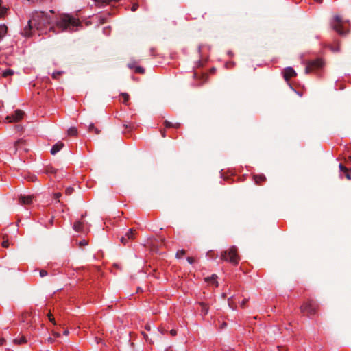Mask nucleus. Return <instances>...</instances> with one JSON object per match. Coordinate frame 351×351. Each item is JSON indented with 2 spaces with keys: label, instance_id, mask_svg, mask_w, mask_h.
I'll return each instance as SVG.
<instances>
[{
  "label": "nucleus",
  "instance_id": "c85d7f7f",
  "mask_svg": "<svg viewBox=\"0 0 351 351\" xmlns=\"http://www.w3.org/2000/svg\"><path fill=\"white\" fill-rule=\"evenodd\" d=\"M135 71H136V72L140 73H144V69L141 66L136 67Z\"/></svg>",
  "mask_w": 351,
  "mask_h": 351
},
{
  "label": "nucleus",
  "instance_id": "bb28decb",
  "mask_svg": "<svg viewBox=\"0 0 351 351\" xmlns=\"http://www.w3.org/2000/svg\"><path fill=\"white\" fill-rule=\"evenodd\" d=\"M88 245V241L85 239H83L79 242L80 246H86Z\"/></svg>",
  "mask_w": 351,
  "mask_h": 351
},
{
  "label": "nucleus",
  "instance_id": "72a5a7b5",
  "mask_svg": "<svg viewBox=\"0 0 351 351\" xmlns=\"http://www.w3.org/2000/svg\"><path fill=\"white\" fill-rule=\"evenodd\" d=\"M187 261L190 264H192L194 262V258L192 257H188Z\"/></svg>",
  "mask_w": 351,
  "mask_h": 351
},
{
  "label": "nucleus",
  "instance_id": "c03bdc74",
  "mask_svg": "<svg viewBox=\"0 0 351 351\" xmlns=\"http://www.w3.org/2000/svg\"><path fill=\"white\" fill-rule=\"evenodd\" d=\"M35 179H36V178H35V177H32V181H34V180H35Z\"/></svg>",
  "mask_w": 351,
  "mask_h": 351
},
{
  "label": "nucleus",
  "instance_id": "de8ad7c7",
  "mask_svg": "<svg viewBox=\"0 0 351 351\" xmlns=\"http://www.w3.org/2000/svg\"><path fill=\"white\" fill-rule=\"evenodd\" d=\"M350 159L351 160V156L350 157Z\"/></svg>",
  "mask_w": 351,
  "mask_h": 351
},
{
  "label": "nucleus",
  "instance_id": "aec40b11",
  "mask_svg": "<svg viewBox=\"0 0 351 351\" xmlns=\"http://www.w3.org/2000/svg\"><path fill=\"white\" fill-rule=\"evenodd\" d=\"M47 317H48V319L49 320L52 322L54 325L56 324V322H55V319L53 316V315L51 313V312L49 311V313L47 314Z\"/></svg>",
  "mask_w": 351,
  "mask_h": 351
},
{
  "label": "nucleus",
  "instance_id": "7c9ffc66",
  "mask_svg": "<svg viewBox=\"0 0 351 351\" xmlns=\"http://www.w3.org/2000/svg\"><path fill=\"white\" fill-rule=\"evenodd\" d=\"M138 5L137 3H134V4H133V5L132 6V8H131V10H132V12H134V11H136V10L138 9Z\"/></svg>",
  "mask_w": 351,
  "mask_h": 351
},
{
  "label": "nucleus",
  "instance_id": "412c9836",
  "mask_svg": "<svg viewBox=\"0 0 351 351\" xmlns=\"http://www.w3.org/2000/svg\"><path fill=\"white\" fill-rule=\"evenodd\" d=\"M185 254V251L184 250H181L177 252L176 257L178 258H182Z\"/></svg>",
  "mask_w": 351,
  "mask_h": 351
},
{
  "label": "nucleus",
  "instance_id": "39448f33",
  "mask_svg": "<svg viewBox=\"0 0 351 351\" xmlns=\"http://www.w3.org/2000/svg\"><path fill=\"white\" fill-rule=\"evenodd\" d=\"M323 61L321 59H317L313 61H311L308 63L305 68V73H309L314 69H317L321 68L323 66Z\"/></svg>",
  "mask_w": 351,
  "mask_h": 351
},
{
  "label": "nucleus",
  "instance_id": "ea45409f",
  "mask_svg": "<svg viewBox=\"0 0 351 351\" xmlns=\"http://www.w3.org/2000/svg\"><path fill=\"white\" fill-rule=\"evenodd\" d=\"M202 77H203V78H204V82H205V81L206 80V79H207V76H206V75H202Z\"/></svg>",
  "mask_w": 351,
  "mask_h": 351
},
{
  "label": "nucleus",
  "instance_id": "f704fd0d",
  "mask_svg": "<svg viewBox=\"0 0 351 351\" xmlns=\"http://www.w3.org/2000/svg\"><path fill=\"white\" fill-rule=\"evenodd\" d=\"M170 334L172 335V336H176V334H177V331L174 329H172L170 330Z\"/></svg>",
  "mask_w": 351,
  "mask_h": 351
},
{
  "label": "nucleus",
  "instance_id": "f03ea898",
  "mask_svg": "<svg viewBox=\"0 0 351 351\" xmlns=\"http://www.w3.org/2000/svg\"><path fill=\"white\" fill-rule=\"evenodd\" d=\"M221 259L225 261H228L230 263L236 265L239 262V256L237 254V250L235 246H232L228 250L221 252Z\"/></svg>",
  "mask_w": 351,
  "mask_h": 351
},
{
  "label": "nucleus",
  "instance_id": "c9c22d12",
  "mask_svg": "<svg viewBox=\"0 0 351 351\" xmlns=\"http://www.w3.org/2000/svg\"><path fill=\"white\" fill-rule=\"evenodd\" d=\"M61 193H56L54 194V198L55 199H58L61 197Z\"/></svg>",
  "mask_w": 351,
  "mask_h": 351
},
{
  "label": "nucleus",
  "instance_id": "4be33fe9",
  "mask_svg": "<svg viewBox=\"0 0 351 351\" xmlns=\"http://www.w3.org/2000/svg\"><path fill=\"white\" fill-rule=\"evenodd\" d=\"M122 97L123 98V103L126 104L129 100V95L127 93H122Z\"/></svg>",
  "mask_w": 351,
  "mask_h": 351
},
{
  "label": "nucleus",
  "instance_id": "b1692460",
  "mask_svg": "<svg viewBox=\"0 0 351 351\" xmlns=\"http://www.w3.org/2000/svg\"><path fill=\"white\" fill-rule=\"evenodd\" d=\"M62 73V71H56V72H53L52 73V77L54 79H57L58 77V76H60L61 74Z\"/></svg>",
  "mask_w": 351,
  "mask_h": 351
},
{
  "label": "nucleus",
  "instance_id": "1a4fd4ad",
  "mask_svg": "<svg viewBox=\"0 0 351 351\" xmlns=\"http://www.w3.org/2000/svg\"><path fill=\"white\" fill-rule=\"evenodd\" d=\"M34 196L33 195H20L19 197V204H22V205H27V204H30L33 202V199H34Z\"/></svg>",
  "mask_w": 351,
  "mask_h": 351
},
{
  "label": "nucleus",
  "instance_id": "7ed1b4c3",
  "mask_svg": "<svg viewBox=\"0 0 351 351\" xmlns=\"http://www.w3.org/2000/svg\"><path fill=\"white\" fill-rule=\"evenodd\" d=\"M317 308L318 305L317 303L313 300H309L301 306L300 309L302 313L309 316L314 315Z\"/></svg>",
  "mask_w": 351,
  "mask_h": 351
},
{
  "label": "nucleus",
  "instance_id": "c756f323",
  "mask_svg": "<svg viewBox=\"0 0 351 351\" xmlns=\"http://www.w3.org/2000/svg\"><path fill=\"white\" fill-rule=\"evenodd\" d=\"M47 275V271L45 270H40V277H45Z\"/></svg>",
  "mask_w": 351,
  "mask_h": 351
},
{
  "label": "nucleus",
  "instance_id": "79ce46f5",
  "mask_svg": "<svg viewBox=\"0 0 351 351\" xmlns=\"http://www.w3.org/2000/svg\"><path fill=\"white\" fill-rule=\"evenodd\" d=\"M54 335H56V337H60V335L59 333H54Z\"/></svg>",
  "mask_w": 351,
  "mask_h": 351
},
{
  "label": "nucleus",
  "instance_id": "a211bd4d",
  "mask_svg": "<svg viewBox=\"0 0 351 351\" xmlns=\"http://www.w3.org/2000/svg\"><path fill=\"white\" fill-rule=\"evenodd\" d=\"M88 130L90 132H94L96 134H99V130L95 127L94 124L93 123H90L88 126Z\"/></svg>",
  "mask_w": 351,
  "mask_h": 351
},
{
  "label": "nucleus",
  "instance_id": "dca6fc26",
  "mask_svg": "<svg viewBox=\"0 0 351 351\" xmlns=\"http://www.w3.org/2000/svg\"><path fill=\"white\" fill-rule=\"evenodd\" d=\"M200 305L202 306V310H201L202 313L204 315H206L208 312V307L204 302H201Z\"/></svg>",
  "mask_w": 351,
  "mask_h": 351
},
{
  "label": "nucleus",
  "instance_id": "20e7f679",
  "mask_svg": "<svg viewBox=\"0 0 351 351\" xmlns=\"http://www.w3.org/2000/svg\"><path fill=\"white\" fill-rule=\"evenodd\" d=\"M332 28L336 31L339 34H346L347 30L343 27V21L339 16H335L333 21L331 23Z\"/></svg>",
  "mask_w": 351,
  "mask_h": 351
},
{
  "label": "nucleus",
  "instance_id": "2f4dec72",
  "mask_svg": "<svg viewBox=\"0 0 351 351\" xmlns=\"http://www.w3.org/2000/svg\"><path fill=\"white\" fill-rule=\"evenodd\" d=\"M343 174L348 180H351V176L349 173L348 170L347 171V172H343Z\"/></svg>",
  "mask_w": 351,
  "mask_h": 351
},
{
  "label": "nucleus",
  "instance_id": "f8f14e48",
  "mask_svg": "<svg viewBox=\"0 0 351 351\" xmlns=\"http://www.w3.org/2000/svg\"><path fill=\"white\" fill-rule=\"evenodd\" d=\"M73 229L76 232H81L83 229V223L80 221H75L73 226Z\"/></svg>",
  "mask_w": 351,
  "mask_h": 351
},
{
  "label": "nucleus",
  "instance_id": "6ab92c4d",
  "mask_svg": "<svg viewBox=\"0 0 351 351\" xmlns=\"http://www.w3.org/2000/svg\"><path fill=\"white\" fill-rule=\"evenodd\" d=\"M14 73V71L13 70H11V69H7L5 71H4L2 73V75L4 77H6L8 76H10V75H13Z\"/></svg>",
  "mask_w": 351,
  "mask_h": 351
},
{
  "label": "nucleus",
  "instance_id": "a19ab883",
  "mask_svg": "<svg viewBox=\"0 0 351 351\" xmlns=\"http://www.w3.org/2000/svg\"><path fill=\"white\" fill-rule=\"evenodd\" d=\"M315 1L321 3L322 2V0H314Z\"/></svg>",
  "mask_w": 351,
  "mask_h": 351
},
{
  "label": "nucleus",
  "instance_id": "5701e85b",
  "mask_svg": "<svg viewBox=\"0 0 351 351\" xmlns=\"http://www.w3.org/2000/svg\"><path fill=\"white\" fill-rule=\"evenodd\" d=\"M96 2L108 3L111 1H119V0H95Z\"/></svg>",
  "mask_w": 351,
  "mask_h": 351
},
{
  "label": "nucleus",
  "instance_id": "f3484780",
  "mask_svg": "<svg viewBox=\"0 0 351 351\" xmlns=\"http://www.w3.org/2000/svg\"><path fill=\"white\" fill-rule=\"evenodd\" d=\"M14 342L17 344H23L27 342V340L25 337H21L19 338H16L14 340Z\"/></svg>",
  "mask_w": 351,
  "mask_h": 351
},
{
  "label": "nucleus",
  "instance_id": "9b49d317",
  "mask_svg": "<svg viewBox=\"0 0 351 351\" xmlns=\"http://www.w3.org/2000/svg\"><path fill=\"white\" fill-rule=\"evenodd\" d=\"M217 275L213 274L210 277L206 278L205 280L208 283L214 285L215 287H218V282L217 281Z\"/></svg>",
  "mask_w": 351,
  "mask_h": 351
},
{
  "label": "nucleus",
  "instance_id": "4468645a",
  "mask_svg": "<svg viewBox=\"0 0 351 351\" xmlns=\"http://www.w3.org/2000/svg\"><path fill=\"white\" fill-rule=\"evenodd\" d=\"M165 125L166 128H171L173 127L176 128H178L180 127V124L179 123H172L171 122H169L168 121H165Z\"/></svg>",
  "mask_w": 351,
  "mask_h": 351
},
{
  "label": "nucleus",
  "instance_id": "473e14b6",
  "mask_svg": "<svg viewBox=\"0 0 351 351\" xmlns=\"http://www.w3.org/2000/svg\"><path fill=\"white\" fill-rule=\"evenodd\" d=\"M9 245L8 241H3L2 243V246L3 247H8Z\"/></svg>",
  "mask_w": 351,
  "mask_h": 351
},
{
  "label": "nucleus",
  "instance_id": "0eeeda50",
  "mask_svg": "<svg viewBox=\"0 0 351 351\" xmlns=\"http://www.w3.org/2000/svg\"><path fill=\"white\" fill-rule=\"evenodd\" d=\"M134 231L133 229L128 230L125 234L121 237V242L123 245H126L129 241L133 240L135 238Z\"/></svg>",
  "mask_w": 351,
  "mask_h": 351
},
{
  "label": "nucleus",
  "instance_id": "cd10ccee",
  "mask_svg": "<svg viewBox=\"0 0 351 351\" xmlns=\"http://www.w3.org/2000/svg\"><path fill=\"white\" fill-rule=\"evenodd\" d=\"M330 49L334 52H338L340 50L339 45H337L335 47H331Z\"/></svg>",
  "mask_w": 351,
  "mask_h": 351
},
{
  "label": "nucleus",
  "instance_id": "393cba45",
  "mask_svg": "<svg viewBox=\"0 0 351 351\" xmlns=\"http://www.w3.org/2000/svg\"><path fill=\"white\" fill-rule=\"evenodd\" d=\"M73 191V188H71V187H68V188L66 189L65 193H66V194L67 195H71V194H72Z\"/></svg>",
  "mask_w": 351,
  "mask_h": 351
},
{
  "label": "nucleus",
  "instance_id": "f257e3e1",
  "mask_svg": "<svg viewBox=\"0 0 351 351\" xmlns=\"http://www.w3.org/2000/svg\"><path fill=\"white\" fill-rule=\"evenodd\" d=\"M80 25L77 19L67 14L56 16L53 21L51 16L48 14L43 12H36L28 21V24L24 28L22 34L25 36H30L36 31H38L40 35L46 33L48 26H49V30H53L55 32L75 31Z\"/></svg>",
  "mask_w": 351,
  "mask_h": 351
},
{
  "label": "nucleus",
  "instance_id": "2eb2a0df",
  "mask_svg": "<svg viewBox=\"0 0 351 351\" xmlns=\"http://www.w3.org/2000/svg\"><path fill=\"white\" fill-rule=\"evenodd\" d=\"M67 134L69 136H76L77 134V130L75 127H71L68 130Z\"/></svg>",
  "mask_w": 351,
  "mask_h": 351
},
{
  "label": "nucleus",
  "instance_id": "49530a36",
  "mask_svg": "<svg viewBox=\"0 0 351 351\" xmlns=\"http://www.w3.org/2000/svg\"><path fill=\"white\" fill-rule=\"evenodd\" d=\"M50 14L53 15V12L52 11H50Z\"/></svg>",
  "mask_w": 351,
  "mask_h": 351
},
{
  "label": "nucleus",
  "instance_id": "423d86ee",
  "mask_svg": "<svg viewBox=\"0 0 351 351\" xmlns=\"http://www.w3.org/2000/svg\"><path fill=\"white\" fill-rule=\"evenodd\" d=\"M23 111L16 110L13 114L7 116L6 120L10 123L17 122L23 119Z\"/></svg>",
  "mask_w": 351,
  "mask_h": 351
},
{
  "label": "nucleus",
  "instance_id": "58836bf2",
  "mask_svg": "<svg viewBox=\"0 0 351 351\" xmlns=\"http://www.w3.org/2000/svg\"><path fill=\"white\" fill-rule=\"evenodd\" d=\"M5 340L3 339H0V346L3 345Z\"/></svg>",
  "mask_w": 351,
  "mask_h": 351
},
{
  "label": "nucleus",
  "instance_id": "ddd939ff",
  "mask_svg": "<svg viewBox=\"0 0 351 351\" xmlns=\"http://www.w3.org/2000/svg\"><path fill=\"white\" fill-rule=\"evenodd\" d=\"M254 180L256 184H260L265 180V177L263 175H256L254 176Z\"/></svg>",
  "mask_w": 351,
  "mask_h": 351
},
{
  "label": "nucleus",
  "instance_id": "a878e982",
  "mask_svg": "<svg viewBox=\"0 0 351 351\" xmlns=\"http://www.w3.org/2000/svg\"><path fill=\"white\" fill-rule=\"evenodd\" d=\"M339 169L340 171L343 173V172H347L348 171V169L346 167H345L342 164H339Z\"/></svg>",
  "mask_w": 351,
  "mask_h": 351
},
{
  "label": "nucleus",
  "instance_id": "e433bc0d",
  "mask_svg": "<svg viewBox=\"0 0 351 351\" xmlns=\"http://www.w3.org/2000/svg\"><path fill=\"white\" fill-rule=\"evenodd\" d=\"M247 302V300H243L241 304V306H244Z\"/></svg>",
  "mask_w": 351,
  "mask_h": 351
},
{
  "label": "nucleus",
  "instance_id": "4c0bfd02",
  "mask_svg": "<svg viewBox=\"0 0 351 351\" xmlns=\"http://www.w3.org/2000/svg\"><path fill=\"white\" fill-rule=\"evenodd\" d=\"M69 330H65L64 331V332H63V334H64V335H69Z\"/></svg>",
  "mask_w": 351,
  "mask_h": 351
},
{
  "label": "nucleus",
  "instance_id": "9d476101",
  "mask_svg": "<svg viewBox=\"0 0 351 351\" xmlns=\"http://www.w3.org/2000/svg\"><path fill=\"white\" fill-rule=\"evenodd\" d=\"M64 147L63 143L59 141L57 143H56L51 149V154L52 155H55L56 153H58L61 149Z\"/></svg>",
  "mask_w": 351,
  "mask_h": 351
},
{
  "label": "nucleus",
  "instance_id": "37998d69",
  "mask_svg": "<svg viewBox=\"0 0 351 351\" xmlns=\"http://www.w3.org/2000/svg\"><path fill=\"white\" fill-rule=\"evenodd\" d=\"M162 137H165V132H162Z\"/></svg>",
  "mask_w": 351,
  "mask_h": 351
},
{
  "label": "nucleus",
  "instance_id": "6e6552de",
  "mask_svg": "<svg viewBox=\"0 0 351 351\" xmlns=\"http://www.w3.org/2000/svg\"><path fill=\"white\" fill-rule=\"evenodd\" d=\"M296 75V73L292 67H287L283 71L285 80L288 82L290 78Z\"/></svg>",
  "mask_w": 351,
  "mask_h": 351
},
{
  "label": "nucleus",
  "instance_id": "a18cd8bd",
  "mask_svg": "<svg viewBox=\"0 0 351 351\" xmlns=\"http://www.w3.org/2000/svg\"><path fill=\"white\" fill-rule=\"evenodd\" d=\"M146 328H147V330H150V327H149V326H146Z\"/></svg>",
  "mask_w": 351,
  "mask_h": 351
},
{
  "label": "nucleus",
  "instance_id": "09e8293b",
  "mask_svg": "<svg viewBox=\"0 0 351 351\" xmlns=\"http://www.w3.org/2000/svg\"><path fill=\"white\" fill-rule=\"evenodd\" d=\"M350 171H351V169H350Z\"/></svg>",
  "mask_w": 351,
  "mask_h": 351
}]
</instances>
